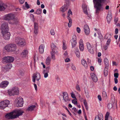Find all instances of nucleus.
<instances>
[{
  "instance_id": "nucleus-1",
  "label": "nucleus",
  "mask_w": 120,
  "mask_h": 120,
  "mask_svg": "<svg viewBox=\"0 0 120 120\" xmlns=\"http://www.w3.org/2000/svg\"><path fill=\"white\" fill-rule=\"evenodd\" d=\"M106 0H93L96 14L98 15L100 12L103 10L104 8L102 3L105 2Z\"/></svg>"
},
{
  "instance_id": "nucleus-2",
  "label": "nucleus",
  "mask_w": 120,
  "mask_h": 120,
  "mask_svg": "<svg viewBox=\"0 0 120 120\" xmlns=\"http://www.w3.org/2000/svg\"><path fill=\"white\" fill-rule=\"evenodd\" d=\"M4 19L6 21L11 20L9 22V23L11 24H17L19 21V19L16 17L15 14L12 13H10L4 15Z\"/></svg>"
},
{
  "instance_id": "nucleus-3",
  "label": "nucleus",
  "mask_w": 120,
  "mask_h": 120,
  "mask_svg": "<svg viewBox=\"0 0 120 120\" xmlns=\"http://www.w3.org/2000/svg\"><path fill=\"white\" fill-rule=\"evenodd\" d=\"M8 93L10 96L18 95L19 93L18 88L16 87H12L11 90H9L8 91Z\"/></svg>"
},
{
  "instance_id": "nucleus-4",
  "label": "nucleus",
  "mask_w": 120,
  "mask_h": 120,
  "mask_svg": "<svg viewBox=\"0 0 120 120\" xmlns=\"http://www.w3.org/2000/svg\"><path fill=\"white\" fill-rule=\"evenodd\" d=\"M52 51L50 52L51 58L53 60H55L56 58L55 56V54H58L57 51L56 50L57 48L54 44L52 43L51 44Z\"/></svg>"
},
{
  "instance_id": "nucleus-5",
  "label": "nucleus",
  "mask_w": 120,
  "mask_h": 120,
  "mask_svg": "<svg viewBox=\"0 0 120 120\" xmlns=\"http://www.w3.org/2000/svg\"><path fill=\"white\" fill-rule=\"evenodd\" d=\"M4 48L8 52L13 51L15 50L16 49V46L15 44H10L6 46Z\"/></svg>"
},
{
  "instance_id": "nucleus-6",
  "label": "nucleus",
  "mask_w": 120,
  "mask_h": 120,
  "mask_svg": "<svg viewBox=\"0 0 120 120\" xmlns=\"http://www.w3.org/2000/svg\"><path fill=\"white\" fill-rule=\"evenodd\" d=\"M0 28L2 33L8 31V23L6 22H4L1 25Z\"/></svg>"
},
{
  "instance_id": "nucleus-7",
  "label": "nucleus",
  "mask_w": 120,
  "mask_h": 120,
  "mask_svg": "<svg viewBox=\"0 0 120 120\" xmlns=\"http://www.w3.org/2000/svg\"><path fill=\"white\" fill-rule=\"evenodd\" d=\"M15 101L16 103V105L17 107H19L22 106L23 101V99L21 97H20L17 98Z\"/></svg>"
},
{
  "instance_id": "nucleus-8",
  "label": "nucleus",
  "mask_w": 120,
  "mask_h": 120,
  "mask_svg": "<svg viewBox=\"0 0 120 120\" xmlns=\"http://www.w3.org/2000/svg\"><path fill=\"white\" fill-rule=\"evenodd\" d=\"M10 101L8 100H5L0 102V108L3 109L7 107Z\"/></svg>"
},
{
  "instance_id": "nucleus-9",
  "label": "nucleus",
  "mask_w": 120,
  "mask_h": 120,
  "mask_svg": "<svg viewBox=\"0 0 120 120\" xmlns=\"http://www.w3.org/2000/svg\"><path fill=\"white\" fill-rule=\"evenodd\" d=\"M41 76L40 73L36 72L35 74H34L32 76V81L34 82H35L36 79L37 81H39L41 79Z\"/></svg>"
},
{
  "instance_id": "nucleus-10",
  "label": "nucleus",
  "mask_w": 120,
  "mask_h": 120,
  "mask_svg": "<svg viewBox=\"0 0 120 120\" xmlns=\"http://www.w3.org/2000/svg\"><path fill=\"white\" fill-rule=\"evenodd\" d=\"M72 14V12L70 9H69L68 12V16L67 17V18L69 20V23H68V26L69 27L71 26L72 23V20L71 18L69 17Z\"/></svg>"
},
{
  "instance_id": "nucleus-11",
  "label": "nucleus",
  "mask_w": 120,
  "mask_h": 120,
  "mask_svg": "<svg viewBox=\"0 0 120 120\" xmlns=\"http://www.w3.org/2000/svg\"><path fill=\"white\" fill-rule=\"evenodd\" d=\"M13 112L15 114V118H17V117L22 115L23 113V112L21 110H16L14 111Z\"/></svg>"
},
{
  "instance_id": "nucleus-12",
  "label": "nucleus",
  "mask_w": 120,
  "mask_h": 120,
  "mask_svg": "<svg viewBox=\"0 0 120 120\" xmlns=\"http://www.w3.org/2000/svg\"><path fill=\"white\" fill-rule=\"evenodd\" d=\"M13 112H11L10 113L6 114L5 116L6 118L8 119H12L15 118V116L14 115Z\"/></svg>"
},
{
  "instance_id": "nucleus-13",
  "label": "nucleus",
  "mask_w": 120,
  "mask_h": 120,
  "mask_svg": "<svg viewBox=\"0 0 120 120\" xmlns=\"http://www.w3.org/2000/svg\"><path fill=\"white\" fill-rule=\"evenodd\" d=\"M86 45L87 49L89 52L91 54H93L94 52V49L92 46L88 42L86 43Z\"/></svg>"
},
{
  "instance_id": "nucleus-14",
  "label": "nucleus",
  "mask_w": 120,
  "mask_h": 120,
  "mask_svg": "<svg viewBox=\"0 0 120 120\" xmlns=\"http://www.w3.org/2000/svg\"><path fill=\"white\" fill-rule=\"evenodd\" d=\"M3 38L6 40H8L9 39L10 33L8 31L2 33Z\"/></svg>"
},
{
  "instance_id": "nucleus-15",
  "label": "nucleus",
  "mask_w": 120,
  "mask_h": 120,
  "mask_svg": "<svg viewBox=\"0 0 120 120\" xmlns=\"http://www.w3.org/2000/svg\"><path fill=\"white\" fill-rule=\"evenodd\" d=\"M9 82L7 81H4L1 82L0 84V87L3 88H5L8 85Z\"/></svg>"
},
{
  "instance_id": "nucleus-16",
  "label": "nucleus",
  "mask_w": 120,
  "mask_h": 120,
  "mask_svg": "<svg viewBox=\"0 0 120 120\" xmlns=\"http://www.w3.org/2000/svg\"><path fill=\"white\" fill-rule=\"evenodd\" d=\"M84 30L85 34L86 35H89L90 32V29L88 26L85 25L84 27Z\"/></svg>"
},
{
  "instance_id": "nucleus-17",
  "label": "nucleus",
  "mask_w": 120,
  "mask_h": 120,
  "mask_svg": "<svg viewBox=\"0 0 120 120\" xmlns=\"http://www.w3.org/2000/svg\"><path fill=\"white\" fill-rule=\"evenodd\" d=\"M7 7V4L0 1V11H2L4 10Z\"/></svg>"
},
{
  "instance_id": "nucleus-18",
  "label": "nucleus",
  "mask_w": 120,
  "mask_h": 120,
  "mask_svg": "<svg viewBox=\"0 0 120 120\" xmlns=\"http://www.w3.org/2000/svg\"><path fill=\"white\" fill-rule=\"evenodd\" d=\"M14 58L12 56H8L5 57L4 59L5 60L6 62L11 63L14 60Z\"/></svg>"
},
{
  "instance_id": "nucleus-19",
  "label": "nucleus",
  "mask_w": 120,
  "mask_h": 120,
  "mask_svg": "<svg viewBox=\"0 0 120 120\" xmlns=\"http://www.w3.org/2000/svg\"><path fill=\"white\" fill-rule=\"evenodd\" d=\"M63 99L65 102H67L69 101L68 99V95L66 92H62Z\"/></svg>"
},
{
  "instance_id": "nucleus-20",
  "label": "nucleus",
  "mask_w": 120,
  "mask_h": 120,
  "mask_svg": "<svg viewBox=\"0 0 120 120\" xmlns=\"http://www.w3.org/2000/svg\"><path fill=\"white\" fill-rule=\"evenodd\" d=\"M79 48L80 50L83 51L84 49L83 43L82 39H80L79 41Z\"/></svg>"
},
{
  "instance_id": "nucleus-21",
  "label": "nucleus",
  "mask_w": 120,
  "mask_h": 120,
  "mask_svg": "<svg viewBox=\"0 0 120 120\" xmlns=\"http://www.w3.org/2000/svg\"><path fill=\"white\" fill-rule=\"evenodd\" d=\"M108 23H109L112 19V15L111 12H108L106 17Z\"/></svg>"
},
{
  "instance_id": "nucleus-22",
  "label": "nucleus",
  "mask_w": 120,
  "mask_h": 120,
  "mask_svg": "<svg viewBox=\"0 0 120 120\" xmlns=\"http://www.w3.org/2000/svg\"><path fill=\"white\" fill-rule=\"evenodd\" d=\"M91 76L92 79L94 81L96 82L98 80V78L95 74L93 73H91Z\"/></svg>"
},
{
  "instance_id": "nucleus-23",
  "label": "nucleus",
  "mask_w": 120,
  "mask_h": 120,
  "mask_svg": "<svg viewBox=\"0 0 120 120\" xmlns=\"http://www.w3.org/2000/svg\"><path fill=\"white\" fill-rule=\"evenodd\" d=\"M28 51L26 49L24 50L21 54V56L23 57H25L27 55Z\"/></svg>"
},
{
  "instance_id": "nucleus-24",
  "label": "nucleus",
  "mask_w": 120,
  "mask_h": 120,
  "mask_svg": "<svg viewBox=\"0 0 120 120\" xmlns=\"http://www.w3.org/2000/svg\"><path fill=\"white\" fill-rule=\"evenodd\" d=\"M44 48V45L43 44L39 46V52L40 53H43Z\"/></svg>"
},
{
  "instance_id": "nucleus-25",
  "label": "nucleus",
  "mask_w": 120,
  "mask_h": 120,
  "mask_svg": "<svg viewBox=\"0 0 120 120\" xmlns=\"http://www.w3.org/2000/svg\"><path fill=\"white\" fill-rule=\"evenodd\" d=\"M25 44V40L23 38H21L19 42L18 45H24Z\"/></svg>"
},
{
  "instance_id": "nucleus-26",
  "label": "nucleus",
  "mask_w": 120,
  "mask_h": 120,
  "mask_svg": "<svg viewBox=\"0 0 120 120\" xmlns=\"http://www.w3.org/2000/svg\"><path fill=\"white\" fill-rule=\"evenodd\" d=\"M68 6L67 5H65L62 6L61 8L60 11L63 12H64L65 11L68 9Z\"/></svg>"
},
{
  "instance_id": "nucleus-27",
  "label": "nucleus",
  "mask_w": 120,
  "mask_h": 120,
  "mask_svg": "<svg viewBox=\"0 0 120 120\" xmlns=\"http://www.w3.org/2000/svg\"><path fill=\"white\" fill-rule=\"evenodd\" d=\"M51 60V58L50 56H48L45 60V64L47 65H50Z\"/></svg>"
},
{
  "instance_id": "nucleus-28",
  "label": "nucleus",
  "mask_w": 120,
  "mask_h": 120,
  "mask_svg": "<svg viewBox=\"0 0 120 120\" xmlns=\"http://www.w3.org/2000/svg\"><path fill=\"white\" fill-rule=\"evenodd\" d=\"M36 107L35 105H32L29 107L27 109V111H31L34 110Z\"/></svg>"
},
{
  "instance_id": "nucleus-29",
  "label": "nucleus",
  "mask_w": 120,
  "mask_h": 120,
  "mask_svg": "<svg viewBox=\"0 0 120 120\" xmlns=\"http://www.w3.org/2000/svg\"><path fill=\"white\" fill-rule=\"evenodd\" d=\"M81 63L85 68L87 67V65L86 62L84 59H82L81 60Z\"/></svg>"
},
{
  "instance_id": "nucleus-30",
  "label": "nucleus",
  "mask_w": 120,
  "mask_h": 120,
  "mask_svg": "<svg viewBox=\"0 0 120 120\" xmlns=\"http://www.w3.org/2000/svg\"><path fill=\"white\" fill-rule=\"evenodd\" d=\"M21 38L19 37H17L15 38V43L17 44L18 45L19 44V42L20 40H21Z\"/></svg>"
},
{
  "instance_id": "nucleus-31",
  "label": "nucleus",
  "mask_w": 120,
  "mask_h": 120,
  "mask_svg": "<svg viewBox=\"0 0 120 120\" xmlns=\"http://www.w3.org/2000/svg\"><path fill=\"white\" fill-rule=\"evenodd\" d=\"M112 34L107 33V34L104 37V38L105 39L109 40L111 38V36L112 35Z\"/></svg>"
},
{
  "instance_id": "nucleus-32",
  "label": "nucleus",
  "mask_w": 120,
  "mask_h": 120,
  "mask_svg": "<svg viewBox=\"0 0 120 120\" xmlns=\"http://www.w3.org/2000/svg\"><path fill=\"white\" fill-rule=\"evenodd\" d=\"M95 120H103V116H97L95 117Z\"/></svg>"
},
{
  "instance_id": "nucleus-33",
  "label": "nucleus",
  "mask_w": 120,
  "mask_h": 120,
  "mask_svg": "<svg viewBox=\"0 0 120 120\" xmlns=\"http://www.w3.org/2000/svg\"><path fill=\"white\" fill-rule=\"evenodd\" d=\"M42 9L39 8L36 11L34 12V13L38 15H40L41 14L42 12Z\"/></svg>"
},
{
  "instance_id": "nucleus-34",
  "label": "nucleus",
  "mask_w": 120,
  "mask_h": 120,
  "mask_svg": "<svg viewBox=\"0 0 120 120\" xmlns=\"http://www.w3.org/2000/svg\"><path fill=\"white\" fill-rule=\"evenodd\" d=\"M92 46L94 49H97V42L96 41H94L92 43Z\"/></svg>"
},
{
  "instance_id": "nucleus-35",
  "label": "nucleus",
  "mask_w": 120,
  "mask_h": 120,
  "mask_svg": "<svg viewBox=\"0 0 120 120\" xmlns=\"http://www.w3.org/2000/svg\"><path fill=\"white\" fill-rule=\"evenodd\" d=\"M104 62L105 66L107 67L109 65L108 61V59L106 58H105L104 60Z\"/></svg>"
},
{
  "instance_id": "nucleus-36",
  "label": "nucleus",
  "mask_w": 120,
  "mask_h": 120,
  "mask_svg": "<svg viewBox=\"0 0 120 120\" xmlns=\"http://www.w3.org/2000/svg\"><path fill=\"white\" fill-rule=\"evenodd\" d=\"M71 42L72 48L75 47L76 45V41H71Z\"/></svg>"
},
{
  "instance_id": "nucleus-37",
  "label": "nucleus",
  "mask_w": 120,
  "mask_h": 120,
  "mask_svg": "<svg viewBox=\"0 0 120 120\" xmlns=\"http://www.w3.org/2000/svg\"><path fill=\"white\" fill-rule=\"evenodd\" d=\"M50 69V67L49 66H48L43 71L48 73L49 72V70Z\"/></svg>"
},
{
  "instance_id": "nucleus-38",
  "label": "nucleus",
  "mask_w": 120,
  "mask_h": 120,
  "mask_svg": "<svg viewBox=\"0 0 120 120\" xmlns=\"http://www.w3.org/2000/svg\"><path fill=\"white\" fill-rule=\"evenodd\" d=\"M79 51L78 49H77L75 52V54L78 57H79L80 56V53L79 52Z\"/></svg>"
},
{
  "instance_id": "nucleus-39",
  "label": "nucleus",
  "mask_w": 120,
  "mask_h": 120,
  "mask_svg": "<svg viewBox=\"0 0 120 120\" xmlns=\"http://www.w3.org/2000/svg\"><path fill=\"white\" fill-rule=\"evenodd\" d=\"M77 40V37L76 35H73L72 37V38L71 40V41H76Z\"/></svg>"
},
{
  "instance_id": "nucleus-40",
  "label": "nucleus",
  "mask_w": 120,
  "mask_h": 120,
  "mask_svg": "<svg viewBox=\"0 0 120 120\" xmlns=\"http://www.w3.org/2000/svg\"><path fill=\"white\" fill-rule=\"evenodd\" d=\"M75 88L76 90L78 91L79 92L80 91V88L78 84H76Z\"/></svg>"
},
{
  "instance_id": "nucleus-41",
  "label": "nucleus",
  "mask_w": 120,
  "mask_h": 120,
  "mask_svg": "<svg viewBox=\"0 0 120 120\" xmlns=\"http://www.w3.org/2000/svg\"><path fill=\"white\" fill-rule=\"evenodd\" d=\"M12 67V64H7L6 65V67L7 68L10 69Z\"/></svg>"
},
{
  "instance_id": "nucleus-42",
  "label": "nucleus",
  "mask_w": 120,
  "mask_h": 120,
  "mask_svg": "<svg viewBox=\"0 0 120 120\" xmlns=\"http://www.w3.org/2000/svg\"><path fill=\"white\" fill-rule=\"evenodd\" d=\"M38 29V24L37 23L35 22L34 24V29Z\"/></svg>"
},
{
  "instance_id": "nucleus-43",
  "label": "nucleus",
  "mask_w": 120,
  "mask_h": 120,
  "mask_svg": "<svg viewBox=\"0 0 120 120\" xmlns=\"http://www.w3.org/2000/svg\"><path fill=\"white\" fill-rule=\"evenodd\" d=\"M109 115V113L108 112H107L106 114V116L105 117V120H108V118Z\"/></svg>"
},
{
  "instance_id": "nucleus-44",
  "label": "nucleus",
  "mask_w": 120,
  "mask_h": 120,
  "mask_svg": "<svg viewBox=\"0 0 120 120\" xmlns=\"http://www.w3.org/2000/svg\"><path fill=\"white\" fill-rule=\"evenodd\" d=\"M67 47L66 46V45L65 44V43H64V42H63V49L64 50H65L67 49Z\"/></svg>"
},
{
  "instance_id": "nucleus-45",
  "label": "nucleus",
  "mask_w": 120,
  "mask_h": 120,
  "mask_svg": "<svg viewBox=\"0 0 120 120\" xmlns=\"http://www.w3.org/2000/svg\"><path fill=\"white\" fill-rule=\"evenodd\" d=\"M43 73L44 75V76L45 78H46L48 77V73L43 71Z\"/></svg>"
},
{
  "instance_id": "nucleus-46",
  "label": "nucleus",
  "mask_w": 120,
  "mask_h": 120,
  "mask_svg": "<svg viewBox=\"0 0 120 120\" xmlns=\"http://www.w3.org/2000/svg\"><path fill=\"white\" fill-rule=\"evenodd\" d=\"M104 74L105 76H106L108 74V71L105 69L104 71Z\"/></svg>"
},
{
  "instance_id": "nucleus-47",
  "label": "nucleus",
  "mask_w": 120,
  "mask_h": 120,
  "mask_svg": "<svg viewBox=\"0 0 120 120\" xmlns=\"http://www.w3.org/2000/svg\"><path fill=\"white\" fill-rule=\"evenodd\" d=\"M112 103H109L108 104V107L109 109H110L112 107Z\"/></svg>"
},
{
  "instance_id": "nucleus-48",
  "label": "nucleus",
  "mask_w": 120,
  "mask_h": 120,
  "mask_svg": "<svg viewBox=\"0 0 120 120\" xmlns=\"http://www.w3.org/2000/svg\"><path fill=\"white\" fill-rule=\"evenodd\" d=\"M97 33L98 34V35H99L100 37L101 38H102V36L101 34L100 31L99 30H98Z\"/></svg>"
},
{
  "instance_id": "nucleus-49",
  "label": "nucleus",
  "mask_w": 120,
  "mask_h": 120,
  "mask_svg": "<svg viewBox=\"0 0 120 120\" xmlns=\"http://www.w3.org/2000/svg\"><path fill=\"white\" fill-rule=\"evenodd\" d=\"M76 99H73L72 101V102L75 104L76 105L77 104V101Z\"/></svg>"
},
{
  "instance_id": "nucleus-50",
  "label": "nucleus",
  "mask_w": 120,
  "mask_h": 120,
  "mask_svg": "<svg viewBox=\"0 0 120 120\" xmlns=\"http://www.w3.org/2000/svg\"><path fill=\"white\" fill-rule=\"evenodd\" d=\"M111 41V40L110 39H109V40H108L107 41V42L106 43V45L107 46H108L110 44V43Z\"/></svg>"
},
{
  "instance_id": "nucleus-51",
  "label": "nucleus",
  "mask_w": 120,
  "mask_h": 120,
  "mask_svg": "<svg viewBox=\"0 0 120 120\" xmlns=\"http://www.w3.org/2000/svg\"><path fill=\"white\" fill-rule=\"evenodd\" d=\"M50 33L51 35H54L55 34V32L53 30H51L50 31Z\"/></svg>"
},
{
  "instance_id": "nucleus-52",
  "label": "nucleus",
  "mask_w": 120,
  "mask_h": 120,
  "mask_svg": "<svg viewBox=\"0 0 120 120\" xmlns=\"http://www.w3.org/2000/svg\"><path fill=\"white\" fill-rule=\"evenodd\" d=\"M102 95L104 97H106L107 96L106 93L105 91H103L102 93Z\"/></svg>"
},
{
  "instance_id": "nucleus-53",
  "label": "nucleus",
  "mask_w": 120,
  "mask_h": 120,
  "mask_svg": "<svg viewBox=\"0 0 120 120\" xmlns=\"http://www.w3.org/2000/svg\"><path fill=\"white\" fill-rule=\"evenodd\" d=\"M71 67L72 69L74 71H75L76 70V68L75 66L73 64H72Z\"/></svg>"
},
{
  "instance_id": "nucleus-54",
  "label": "nucleus",
  "mask_w": 120,
  "mask_h": 120,
  "mask_svg": "<svg viewBox=\"0 0 120 120\" xmlns=\"http://www.w3.org/2000/svg\"><path fill=\"white\" fill-rule=\"evenodd\" d=\"M38 29H34V33L36 34H38Z\"/></svg>"
},
{
  "instance_id": "nucleus-55",
  "label": "nucleus",
  "mask_w": 120,
  "mask_h": 120,
  "mask_svg": "<svg viewBox=\"0 0 120 120\" xmlns=\"http://www.w3.org/2000/svg\"><path fill=\"white\" fill-rule=\"evenodd\" d=\"M25 4L26 7L27 9L29 8H30V7L27 2H26Z\"/></svg>"
},
{
  "instance_id": "nucleus-56",
  "label": "nucleus",
  "mask_w": 120,
  "mask_h": 120,
  "mask_svg": "<svg viewBox=\"0 0 120 120\" xmlns=\"http://www.w3.org/2000/svg\"><path fill=\"white\" fill-rule=\"evenodd\" d=\"M76 30L77 32L78 33H80V32L81 30L79 28L77 27L76 28Z\"/></svg>"
},
{
  "instance_id": "nucleus-57",
  "label": "nucleus",
  "mask_w": 120,
  "mask_h": 120,
  "mask_svg": "<svg viewBox=\"0 0 120 120\" xmlns=\"http://www.w3.org/2000/svg\"><path fill=\"white\" fill-rule=\"evenodd\" d=\"M114 76L115 78H117L118 76V73H115L114 74Z\"/></svg>"
},
{
  "instance_id": "nucleus-58",
  "label": "nucleus",
  "mask_w": 120,
  "mask_h": 120,
  "mask_svg": "<svg viewBox=\"0 0 120 120\" xmlns=\"http://www.w3.org/2000/svg\"><path fill=\"white\" fill-rule=\"evenodd\" d=\"M71 96L72 98H76V97L75 95L74 94L73 92L71 94Z\"/></svg>"
},
{
  "instance_id": "nucleus-59",
  "label": "nucleus",
  "mask_w": 120,
  "mask_h": 120,
  "mask_svg": "<svg viewBox=\"0 0 120 120\" xmlns=\"http://www.w3.org/2000/svg\"><path fill=\"white\" fill-rule=\"evenodd\" d=\"M64 55L66 57H67L68 56V53L67 52L65 51L64 53Z\"/></svg>"
},
{
  "instance_id": "nucleus-60",
  "label": "nucleus",
  "mask_w": 120,
  "mask_h": 120,
  "mask_svg": "<svg viewBox=\"0 0 120 120\" xmlns=\"http://www.w3.org/2000/svg\"><path fill=\"white\" fill-rule=\"evenodd\" d=\"M83 103L85 106L87 105V103L86 100H84Z\"/></svg>"
},
{
  "instance_id": "nucleus-61",
  "label": "nucleus",
  "mask_w": 120,
  "mask_h": 120,
  "mask_svg": "<svg viewBox=\"0 0 120 120\" xmlns=\"http://www.w3.org/2000/svg\"><path fill=\"white\" fill-rule=\"evenodd\" d=\"M83 10L84 11V13L86 14H87V11H86V10L85 7L84 8H83Z\"/></svg>"
},
{
  "instance_id": "nucleus-62",
  "label": "nucleus",
  "mask_w": 120,
  "mask_h": 120,
  "mask_svg": "<svg viewBox=\"0 0 120 120\" xmlns=\"http://www.w3.org/2000/svg\"><path fill=\"white\" fill-rule=\"evenodd\" d=\"M108 46L107 45H105L104 46V49L105 50L107 49L108 48Z\"/></svg>"
},
{
  "instance_id": "nucleus-63",
  "label": "nucleus",
  "mask_w": 120,
  "mask_h": 120,
  "mask_svg": "<svg viewBox=\"0 0 120 120\" xmlns=\"http://www.w3.org/2000/svg\"><path fill=\"white\" fill-rule=\"evenodd\" d=\"M25 0H19L20 3L21 4H23Z\"/></svg>"
},
{
  "instance_id": "nucleus-64",
  "label": "nucleus",
  "mask_w": 120,
  "mask_h": 120,
  "mask_svg": "<svg viewBox=\"0 0 120 120\" xmlns=\"http://www.w3.org/2000/svg\"><path fill=\"white\" fill-rule=\"evenodd\" d=\"M98 98L99 101H101V98L100 95H98Z\"/></svg>"
}]
</instances>
